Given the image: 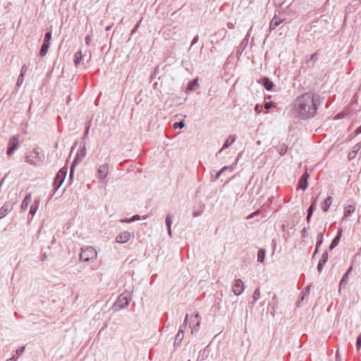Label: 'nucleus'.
<instances>
[{
    "label": "nucleus",
    "mask_w": 361,
    "mask_h": 361,
    "mask_svg": "<svg viewBox=\"0 0 361 361\" xmlns=\"http://www.w3.org/2000/svg\"><path fill=\"white\" fill-rule=\"evenodd\" d=\"M321 104L320 97L312 92L298 96L293 104L295 116L301 119L314 117L317 112V106Z\"/></svg>",
    "instance_id": "nucleus-1"
},
{
    "label": "nucleus",
    "mask_w": 361,
    "mask_h": 361,
    "mask_svg": "<svg viewBox=\"0 0 361 361\" xmlns=\"http://www.w3.org/2000/svg\"><path fill=\"white\" fill-rule=\"evenodd\" d=\"M86 154L87 153H86L85 143L82 142L80 144V149H78V151L71 164V166L70 173H69V178L71 180H72L73 178L74 170H75V166L79 164L82 161V159L85 157Z\"/></svg>",
    "instance_id": "nucleus-2"
},
{
    "label": "nucleus",
    "mask_w": 361,
    "mask_h": 361,
    "mask_svg": "<svg viewBox=\"0 0 361 361\" xmlns=\"http://www.w3.org/2000/svg\"><path fill=\"white\" fill-rule=\"evenodd\" d=\"M44 160V155L40 154L37 149H34L30 154H26L25 161L32 166H37V161L42 162Z\"/></svg>",
    "instance_id": "nucleus-3"
},
{
    "label": "nucleus",
    "mask_w": 361,
    "mask_h": 361,
    "mask_svg": "<svg viewBox=\"0 0 361 361\" xmlns=\"http://www.w3.org/2000/svg\"><path fill=\"white\" fill-rule=\"evenodd\" d=\"M97 257V251L91 246L82 249L80 254V260L83 262H89L95 259Z\"/></svg>",
    "instance_id": "nucleus-4"
},
{
    "label": "nucleus",
    "mask_w": 361,
    "mask_h": 361,
    "mask_svg": "<svg viewBox=\"0 0 361 361\" xmlns=\"http://www.w3.org/2000/svg\"><path fill=\"white\" fill-rule=\"evenodd\" d=\"M67 172V167H63L56 173L53 183V185L55 187V191L57 190L63 183Z\"/></svg>",
    "instance_id": "nucleus-5"
},
{
    "label": "nucleus",
    "mask_w": 361,
    "mask_h": 361,
    "mask_svg": "<svg viewBox=\"0 0 361 361\" xmlns=\"http://www.w3.org/2000/svg\"><path fill=\"white\" fill-rule=\"evenodd\" d=\"M131 300L130 293L128 292L121 294L115 302L114 306L118 307L120 309H124L127 307Z\"/></svg>",
    "instance_id": "nucleus-6"
},
{
    "label": "nucleus",
    "mask_w": 361,
    "mask_h": 361,
    "mask_svg": "<svg viewBox=\"0 0 361 361\" xmlns=\"http://www.w3.org/2000/svg\"><path fill=\"white\" fill-rule=\"evenodd\" d=\"M19 142L16 137H12L8 142V149L6 154L8 156H11L14 152L18 148Z\"/></svg>",
    "instance_id": "nucleus-7"
},
{
    "label": "nucleus",
    "mask_w": 361,
    "mask_h": 361,
    "mask_svg": "<svg viewBox=\"0 0 361 361\" xmlns=\"http://www.w3.org/2000/svg\"><path fill=\"white\" fill-rule=\"evenodd\" d=\"M244 283L241 279H235L233 284V292L235 295H239L244 290Z\"/></svg>",
    "instance_id": "nucleus-8"
},
{
    "label": "nucleus",
    "mask_w": 361,
    "mask_h": 361,
    "mask_svg": "<svg viewBox=\"0 0 361 361\" xmlns=\"http://www.w3.org/2000/svg\"><path fill=\"white\" fill-rule=\"evenodd\" d=\"M200 323V318L198 314H196L194 317H192L191 322L190 324V326L191 328V332L193 334L194 332L198 331V327Z\"/></svg>",
    "instance_id": "nucleus-9"
},
{
    "label": "nucleus",
    "mask_w": 361,
    "mask_h": 361,
    "mask_svg": "<svg viewBox=\"0 0 361 361\" xmlns=\"http://www.w3.org/2000/svg\"><path fill=\"white\" fill-rule=\"evenodd\" d=\"M310 177V174L307 173V171H305L303 173L302 176L300 177L299 181H298V188L305 190L308 186V178Z\"/></svg>",
    "instance_id": "nucleus-10"
},
{
    "label": "nucleus",
    "mask_w": 361,
    "mask_h": 361,
    "mask_svg": "<svg viewBox=\"0 0 361 361\" xmlns=\"http://www.w3.org/2000/svg\"><path fill=\"white\" fill-rule=\"evenodd\" d=\"M258 82L261 83L267 91H271L274 86V82L267 77L261 78Z\"/></svg>",
    "instance_id": "nucleus-11"
},
{
    "label": "nucleus",
    "mask_w": 361,
    "mask_h": 361,
    "mask_svg": "<svg viewBox=\"0 0 361 361\" xmlns=\"http://www.w3.org/2000/svg\"><path fill=\"white\" fill-rule=\"evenodd\" d=\"M131 236V233L128 231H123L116 236V241L118 243H127Z\"/></svg>",
    "instance_id": "nucleus-12"
},
{
    "label": "nucleus",
    "mask_w": 361,
    "mask_h": 361,
    "mask_svg": "<svg viewBox=\"0 0 361 361\" xmlns=\"http://www.w3.org/2000/svg\"><path fill=\"white\" fill-rule=\"evenodd\" d=\"M109 174V166L107 164H104L99 166L98 169V176L100 179H105Z\"/></svg>",
    "instance_id": "nucleus-13"
},
{
    "label": "nucleus",
    "mask_w": 361,
    "mask_h": 361,
    "mask_svg": "<svg viewBox=\"0 0 361 361\" xmlns=\"http://www.w3.org/2000/svg\"><path fill=\"white\" fill-rule=\"evenodd\" d=\"M329 255L328 252L326 250L324 252V253L322 255L321 259L319 261L318 265H317V270L319 273L322 272L325 264L328 261Z\"/></svg>",
    "instance_id": "nucleus-14"
},
{
    "label": "nucleus",
    "mask_w": 361,
    "mask_h": 361,
    "mask_svg": "<svg viewBox=\"0 0 361 361\" xmlns=\"http://www.w3.org/2000/svg\"><path fill=\"white\" fill-rule=\"evenodd\" d=\"M12 206L9 202H6L0 208V219L5 217L8 213L11 210Z\"/></svg>",
    "instance_id": "nucleus-15"
},
{
    "label": "nucleus",
    "mask_w": 361,
    "mask_h": 361,
    "mask_svg": "<svg viewBox=\"0 0 361 361\" xmlns=\"http://www.w3.org/2000/svg\"><path fill=\"white\" fill-rule=\"evenodd\" d=\"M310 292V286H307L302 291L300 298L298 300V301L297 302V304H296L297 307H301L302 305V301L308 297Z\"/></svg>",
    "instance_id": "nucleus-16"
},
{
    "label": "nucleus",
    "mask_w": 361,
    "mask_h": 361,
    "mask_svg": "<svg viewBox=\"0 0 361 361\" xmlns=\"http://www.w3.org/2000/svg\"><path fill=\"white\" fill-rule=\"evenodd\" d=\"M361 148V143L358 142L357 143L353 148L351 149L350 152L348 154V157L349 160H353L355 159L358 153V152L360 150Z\"/></svg>",
    "instance_id": "nucleus-17"
},
{
    "label": "nucleus",
    "mask_w": 361,
    "mask_h": 361,
    "mask_svg": "<svg viewBox=\"0 0 361 361\" xmlns=\"http://www.w3.org/2000/svg\"><path fill=\"white\" fill-rule=\"evenodd\" d=\"M341 233H342V229L339 228L338 231L337 235L332 240V241H331V243L330 244V246H329V250H332L334 247H336L338 245V244L339 243L340 240H341Z\"/></svg>",
    "instance_id": "nucleus-18"
},
{
    "label": "nucleus",
    "mask_w": 361,
    "mask_h": 361,
    "mask_svg": "<svg viewBox=\"0 0 361 361\" xmlns=\"http://www.w3.org/2000/svg\"><path fill=\"white\" fill-rule=\"evenodd\" d=\"M31 201H32L31 194L30 193L27 194L26 196L25 197L24 200H23V202L21 203V206H20V209L23 212L26 211V209H27V207L31 203Z\"/></svg>",
    "instance_id": "nucleus-19"
},
{
    "label": "nucleus",
    "mask_w": 361,
    "mask_h": 361,
    "mask_svg": "<svg viewBox=\"0 0 361 361\" xmlns=\"http://www.w3.org/2000/svg\"><path fill=\"white\" fill-rule=\"evenodd\" d=\"M209 355V350L207 347H206L204 349L200 350L199 352V355L197 356V361H202L206 360Z\"/></svg>",
    "instance_id": "nucleus-20"
},
{
    "label": "nucleus",
    "mask_w": 361,
    "mask_h": 361,
    "mask_svg": "<svg viewBox=\"0 0 361 361\" xmlns=\"http://www.w3.org/2000/svg\"><path fill=\"white\" fill-rule=\"evenodd\" d=\"M235 140V135H229L226 140L225 141L222 148L219 150V153H221L224 149L228 148L230 145H231Z\"/></svg>",
    "instance_id": "nucleus-21"
},
{
    "label": "nucleus",
    "mask_w": 361,
    "mask_h": 361,
    "mask_svg": "<svg viewBox=\"0 0 361 361\" xmlns=\"http://www.w3.org/2000/svg\"><path fill=\"white\" fill-rule=\"evenodd\" d=\"M282 23V20L280 18L275 16L270 22L269 24V30L270 31L274 30L277 26H279Z\"/></svg>",
    "instance_id": "nucleus-22"
},
{
    "label": "nucleus",
    "mask_w": 361,
    "mask_h": 361,
    "mask_svg": "<svg viewBox=\"0 0 361 361\" xmlns=\"http://www.w3.org/2000/svg\"><path fill=\"white\" fill-rule=\"evenodd\" d=\"M332 200H333V198L331 196H328L324 201L323 204H322V209L324 212H326L329 210V207L331 206V204L332 203Z\"/></svg>",
    "instance_id": "nucleus-23"
},
{
    "label": "nucleus",
    "mask_w": 361,
    "mask_h": 361,
    "mask_svg": "<svg viewBox=\"0 0 361 361\" xmlns=\"http://www.w3.org/2000/svg\"><path fill=\"white\" fill-rule=\"evenodd\" d=\"M317 56H318V53L315 52L310 56V59L306 60L305 63L308 67H310V68L314 67V62L317 61Z\"/></svg>",
    "instance_id": "nucleus-24"
},
{
    "label": "nucleus",
    "mask_w": 361,
    "mask_h": 361,
    "mask_svg": "<svg viewBox=\"0 0 361 361\" xmlns=\"http://www.w3.org/2000/svg\"><path fill=\"white\" fill-rule=\"evenodd\" d=\"M184 337V333L182 332V330H178V334L176 336L174 341V347H179L180 345L181 341Z\"/></svg>",
    "instance_id": "nucleus-25"
},
{
    "label": "nucleus",
    "mask_w": 361,
    "mask_h": 361,
    "mask_svg": "<svg viewBox=\"0 0 361 361\" xmlns=\"http://www.w3.org/2000/svg\"><path fill=\"white\" fill-rule=\"evenodd\" d=\"M50 42H46L43 40L42 45L39 50V55L41 56H44L47 54L48 49L49 48Z\"/></svg>",
    "instance_id": "nucleus-26"
},
{
    "label": "nucleus",
    "mask_w": 361,
    "mask_h": 361,
    "mask_svg": "<svg viewBox=\"0 0 361 361\" xmlns=\"http://www.w3.org/2000/svg\"><path fill=\"white\" fill-rule=\"evenodd\" d=\"M352 270V267H350L348 270L344 274V275L343 276L341 281H340V287L341 286H345V284L347 283L348 282V274Z\"/></svg>",
    "instance_id": "nucleus-27"
},
{
    "label": "nucleus",
    "mask_w": 361,
    "mask_h": 361,
    "mask_svg": "<svg viewBox=\"0 0 361 361\" xmlns=\"http://www.w3.org/2000/svg\"><path fill=\"white\" fill-rule=\"evenodd\" d=\"M288 147L285 144H281L276 147V150L281 156L287 152Z\"/></svg>",
    "instance_id": "nucleus-28"
},
{
    "label": "nucleus",
    "mask_w": 361,
    "mask_h": 361,
    "mask_svg": "<svg viewBox=\"0 0 361 361\" xmlns=\"http://www.w3.org/2000/svg\"><path fill=\"white\" fill-rule=\"evenodd\" d=\"M355 212V207L353 205H348L344 209V218L349 216Z\"/></svg>",
    "instance_id": "nucleus-29"
},
{
    "label": "nucleus",
    "mask_w": 361,
    "mask_h": 361,
    "mask_svg": "<svg viewBox=\"0 0 361 361\" xmlns=\"http://www.w3.org/2000/svg\"><path fill=\"white\" fill-rule=\"evenodd\" d=\"M265 250L259 249L257 252V261L260 263L264 262L265 258Z\"/></svg>",
    "instance_id": "nucleus-30"
},
{
    "label": "nucleus",
    "mask_w": 361,
    "mask_h": 361,
    "mask_svg": "<svg viewBox=\"0 0 361 361\" xmlns=\"http://www.w3.org/2000/svg\"><path fill=\"white\" fill-rule=\"evenodd\" d=\"M247 46V44H246V42H241L239 46L238 47L237 49V56H240L244 50L245 49L246 47Z\"/></svg>",
    "instance_id": "nucleus-31"
},
{
    "label": "nucleus",
    "mask_w": 361,
    "mask_h": 361,
    "mask_svg": "<svg viewBox=\"0 0 361 361\" xmlns=\"http://www.w3.org/2000/svg\"><path fill=\"white\" fill-rule=\"evenodd\" d=\"M140 216L138 214H135V215L133 216L131 218L124 219L121 220V222L130 224V223H133V222H134L137 220H140Z\"/></svg>",
    "instance_id": "nucleus-32"
},
{
    "label": "nucleus",
    "mask_w": 361,
    "mask_h": 361,
    "mask_svg": "<svg viewBox=\"0 0 361 361\" xmlns=\"http://www.w3.org/2000/svg\"><path fill=\"white\" fill-rule=\"evenodd\" d=\"M199 85H198L197 80H192V81L189 82L188 87H187V90H190V91H192V90H196V88Z\"/></svg>",
    "instance_id": "nucleus-33"
},
{
    "label": "nucleus",
    "mask_w": 361,
    "mask_h": 361,
    "mask_svg": "<svg viewBox=\"0 0 361 361\" xmlns=\"http://www.w3.org/2000/svg\"><path fill=\"white\" fill-rule=\"evenodd\" d=\"M82 57V55L80 51L75 52L74 56V63L75 66H78L80 63Z\"/></svg>",
    "instance_id": "nucleus-34"
},
{
    "label": "nucleus",
    "mask_w": 361,
    "mask_h": 361,
    "mask_svg": "<svg viewBox=\"0 0 361 361\" xmlns=\"http://www.w3.org/2000/svg\"><path fill=\"white\" fill-rule=\"evenodd\" d=\"M260 297V290H259V288H256L253 293V295H252V298H253V300L252 302H251L252 305H255L256 301Z\"/></svg>",
    "instance_id": "nucleus-35"
},
{
    "label": "nucleus",
    "mask_w": 361,
    "mask_h": 361,
    "mask_svg": "<svg viewBox=\"0 0 361 361\" xmlns=\"http://www.w3.org/2000/svg\"><path fill=\"white\" fill-rule=\"evenodd\" d=\"M38 204L39 203L37 202H35L30 207V214L34 216L38 209Z\"/></svg>",
    "instance_id": "nucleus-36"
},
{
    "label": "nucleus",
    "mask_w": 361,
    "mask_h": 361,
    "mask_svg": "<svg viewBox=\"0 0 361 361\" xmlns=\"http://www.w3.org/2000/svg\"><path fill=\"white\" fill-rule=\"evenodd\" d=\"M231 169H232V166H224L219 172L216 173V174L215 176V180L218 179L224 171H226L227 170H231Z\"/></svg>",
    "instance_id": "nucleus-37"
},
{
    "label": "nucleus",
    "mask_w": 361,
    "mask_h": 361,
    "mask_svg": "<svg viewBox=\"0 0 361 361\" xmlns=\"http://www.w3.org/2000/svg\"><path fill=\"white\" fill-rule=\"evenodd\" d=\"M314 210H315V209H314V208H313V207H310L308 208V209H307V221L308 223H310V222L311 217H312V216L313 212H314Z\"/></svg>",
    "instance_id": "nucleus-38"
},
{
    "label": "nucleus",
    "mask_w": 361,
    "mask_h": 361,
    "mask_svg": "<svg viewBox=\"0 0 361 361\" xmlns=\"http://www.w3.org/2000/svg\"><path fill=\"white\" fill-rule=\"evenodd\" d=\"M188 314H186L185 319L183 321V323L180 325L179 330H182V332L184 333L185 330L186 329L187 325H188Z\"/></svg>",
    "instance_id": "nucleus-39"
},
{
    "label": "nucleus",
    "mask_w": 361,
    "mask_h": 361,
    "mask_svg": "<svg viewBox=\"0 0 361 361\" xmlns=\"http://www.w3.org/2000/svg\"><path fill=\"white\" fill-rule=\"evenodd\" d=\"M322 243H323V233H319L317 234V243H316V245L317 246V247H319L321 246V245L322 244Z\"/></svg>",
    "instance_id": "nucleus-40"
},
{
    "label": "nucleus",
    "mask_w": 361,
    "mask_h": 361,
    "mask_svg": "<svg viewBox=\"0 0 361 361\" xmlns=\"http://www.w3.org/2000/svg\"><path fill=\"white\" fill-rule=\"evenodd\" d=\"M185 126V121L183 120L179 121V122H176L173 123V128L175 129H177V128H183Z\"/></svg>",
    "instance_id": "nucleus-41"
},
{
    "label": "nucleus",
    "mask_w": 361,
    "mask_h": 361,
    "mask_svg": "<svg viewBox=\"0 0 361 361\" xmlns=\"http://www.w3.org/2000/svg\"><path fill=\"white\" fill-rule=\"evenodd\" d=\"M23 81H24L23 73H20V74L19 75V76L18 78L16 86L20 87L23 84Z\"/></svg>",
    "instance_id": "nucleus-42"
},
{
    "label": "nucleus",
    "mask_w": 361,
    "mask_h": 361,
    "mask_svg": "<svg viewBox=\"0 0 361 361\" xmlns=\"http://www.w3.org/2000/svg\"><path fill=\"white\" fill-rule=\"evenodd\" d=\"M90 121L88 122V123L86 124V126H85V131L84 133V135L82 137V139L85 140L86 139V137H87V135L89 133V130H90Z\"/></svg>",
    "instance_id": "nucleus-43"
},
{
    "label": "nucleus",
    "mask_w": 361,
    "mask_h": 361,
    "mask_svg": "<svg viewBox=\"0 0 361 361\" xmlns=\"http://www.w3.org/2000/svg\"><path fill=\"white\" fill-rule=\"evenodd\" d=\"M51 39V31H48L45 33L44 41L50 42Z\"/></svg>",
    "instance_id": "nucleus-44"
},
{
    "label": "nucleus",
    "mask_w": 361,
    "mask_h": 361,
    "mask_svg": "<svg viewBox=\"0 0 361 361\" xmlns=\"http://www.w3.org/2000/svg\"><path fill=\"white\" fill-rule=\"evenodd\" d=\"M171 224H172L171 216L170 214H168L166 217V225L167 227H171Z\"/></svg>",
    "instance_id": "nucleus-45"
},
{
    "label": "nucleus",
    "mask_w": 361,
    "mask_h": 361,
    "mask_svg": "<svg viewBox=\"0 0 361 361\" xmlns=\"http://www.w3.org/2000/svg\"><path fill=\"white\" fill-rule=\"evenodd\" d=\"M264 106L267 110H269V109H271V108L274 107L275 104L272 102H265Z\"/></svg>",
    "instance_id": "nucleus-46"
},
{
    "label": "nucleus",
    "mask_w": 361,
    "mask_h": 361,
    "mask_svg": "<svg viewBox=\"0 0 361 361\" xmlns=\"http://www.w3.org/2000/svg\"><path fill=\"white\" fill-rule=\"evenodd\" d=\"M356 347L357 350H359L361 347V334H360L357 338Z\"/></svg>",
    "instance_id": "nucleus-47"
},
{
    "label": "nucleus",
    "mask_w": 361,
    "mask_h": 361,
    "mask_svg": "<svg viewBox=\"0 0 361 361\" xmlns=\"http://www.w3.org/2000/svg\"><path fill=\"white\" fill-rule=\"evenodd\" d=\"M141 23V20L135 25L134 28L132 30L130 35H133L140 27Z\"/></svg>",
    "instance_id": "nucleus-48"
},
{
    "label": "nucleus",
    "mask_w": 361,
    "mask_h": 361,
    "mask_svg": "<svg viewBox=\"0 0 361 361\" xmlns=\"http://www.w3.org/2000/svg\"><path fill=\"white\" fill-rule=\"evenodd\" d=\"M24 350H25V347H21V348H20L17 349L16 353V354H17L18 355H22V354H23V353L24 352Z\"/></svg>",
    "instance_id": "nucleus-49"
},
{
    "label": "nucleus",
    "mask_w": 361,
    "mask_h": 361,
    "mask_svg": "<svg viewBox=\"0 0 361 361\" xmlns=\"http://www.w3.org/2000/svg\"><path fill=\"white\" fill-rule=\"evenodd\" d=\"M198 40H199V37H198V35H196V36L193 38V39H192V43H191L190 47H192L195 44H196V43L198 42Z\"/></svg>",
    "instance_id": "nucleus-50"
},
{
    "label": "nucleus",
    "mask_w": 361,
    "mask_h": 361,
    "mask_svg": "<svg viewBox=\"0 0 361 361\" xmlns=\"http://www.w3.org/2000/svg\"><path fill=\"white\" fill-rule=\"evenodd\" d=\"M92 42L91 37L90 35L86 36L85 37V42L87 45H90Z\"/></svg>",
    "instance_id": "nucleus-51"
},
{
    "label": "nucleus",
    "mask_w": 361,
    "mask_h": 361,
    "mask_svg": "<svg viewBox=\"0 0 361 361\" xmlns=\"http://www.w3.org/2000/svg\"><path fill=\"white\" fill-rule=\"evenodd\" d=\"M202 211H194L192 215L194 217H197V216H200L202 214Z\"/></svg>",
    "instance_id": "nucleus-52"
},
{
    "label": "nucleus",
    "mask_w": 361,
    "mask_h": 361,
    "mask_svg": "<svg viewBox=\"0 0 361 361\" xmlns=\"http://www.w3.org/2000/svg\"><path fill=\"white\" fill-rule=\"evenodd\" d=\"M317 200V198H312V202L310 207H313V208L316 209Z\"/></svg>",
    "instance_id": "nucleus-53"
},
{
    "label": "nucleus",
    "mask_w": 361,
    "mask_h": 361,
    "mask_svg": "<svg viewBox=\"0 0 361 361\" xmlns=\"http://www.w3.org/2000/svg\"><path fill=\"white\" fill-rule=\"evenodd\" d=\"M249 37H250V34L247 33L246 35V36L245 37V38L242 40V42H246V44H248V41H249Z\"/></svg>",
    "instance_id": "nucleus-54"
},
{
    "label": "nucleus",
    "mask_w": 361,
    "mask_h": 361,
    "mask_svg": "<svg viewBox=\"0 0 361 361\" xmlns=\"http://www.w3.org/2000/svg\"><path fill=\"white\" fill-rule=\"evenodd\" d=\"M356 135L361 133V125L355 131Z\"/></svg>",
    "instance_id": "nucleus-55"
},
{
    "label": "nucleus",
    "mask_w": 361,
    "mask_h": 361,
    "mask_svg": "<svg viewBox=\"0 0 361 361\" xmlns=\"http://www.w3.org/2000/svg\"><path fill=\"white\" fill-rule=\"evenodd\" d=\"M351 4L355 6H358L360 4V1L358 0H353Z\"/></svg>",
    "instance_id": "nucleus-56"
},
{
    "label": "nucleus",
    "mask_w": 361,
    "mask_h": 361,
    "mask_svg": "<svg viewBox=\"0 0 361 361\" xmlns=\"http://www.w3.org/2000/svg\"><path fill=\"white\" fill-rule=\"evenodd\" d=\"M159 66H157L153 72L154 75H157L159 73Z\"/></svg>",
    "instance_id": "nucleus-57"
},
{
    "label": "nucleus",
    "mask_w": 361,
    "mask_h": 361,
    "mask_svg": "<svg viewBox=\"0 0 361 361\" xmlns=\"http://www.w3.org/2000/svg\"><path fill=\"white\" fill-rule=\"evenodd\" d=\"M26 69H27V67L25 65H23L22 66V68H21V72L20 73H23V74L25 73V72L26 71Z\"/></svg>",
    "instance_id": "nucleus-58"
},
{
    "label": "nucleus",
    "mask_w": 361,
    "mask_h": 361,
    "mask_svg": "<svg viewBox=\"0 0 361 361\" xmlns=\"http://www.w3.org/2000/svg\"><path fill=\"white\" fill-rule=\"evenodd\" d=\"M47 254L44 252V253H43V254H42V255L41 260H42V261H44V260H45V259H47Z\"/></svg>",
    "instance_id": "nucleus-59"
},
{
    "label": "nucleus",
    "mask_w": 361,
    "mask_h": 361,
    "mask_svg": "<svg viewBox=\"0 0 361 361\" xmlns=\"http://www.w3.org/2000/svg\"><path fill=\"white\" fill-rule=\"evenodd\" d=\"M156 77V75H154V73H152L150 75V78H149V81L150 82H152V80L155 78Z\"/></svg>",
    "instance_id": "nucleus-60"
},
{
    "label": "nucleus",
    "mask_w": 361,
    "mask_h": 361,
    "mask_svg": "<svg viewBox=\"0 0 361 361\" xmlns=\"http://www.w3.org/2000/svg\"><path fill=\"white\" fill-rule=\"evenodd\" d=\"M319 248V247H317V246L316 245L315 250H314V253H313V255H312V257H314L315 256V255L318 252Z\"/></svg>",
    "instance_id": "nucleus-61"
},
{
    "label": "nucleus",
    "mask_w": 361,
    "mask_h": 361,
    "mask_svg": "<svg viewBox=\"0 0 361 361\" xmlns=\"http://www.w3.org/2000/svg\"><path fill=\"white\" fill-rule=\"evenodd\" d=\"M305 233H306V228H304L302 230V237H305Z\"/></svg>",
    "instance_id": "nucleus-62"
},
{
    "label": "nucleus",
    "mask_w": 361,
    "mask_h": 361,
    "mask_svg": "<svg viewBox=\"0 0 361 361\" xmlns=\"http://www.w3.org/2000/svg\"><path fill=\"white\" fill-rule=\"evenodd\" d=\"M258 212H255L253 213H252L251 214H250L248 216H247V219H250L251 217H253L254 215H255Z\"/></svg>",
    "instance_id": "nucleus-63"
},
{
    "label": "nucleus",
    "mask_w": 361,
    "mask_h": 361,
    "mask_svg": "<svg viewBox=\"0 0 361 361\" xmlns=\"http://www.w3.org/2000/svg\"><path fill=\"white\" fill-rule=\"evenodd\" d=\"M169 235L171 236V227H167Z\"/></svg>",
    "instance_id": "nucleus-64"
}]
</instances>
